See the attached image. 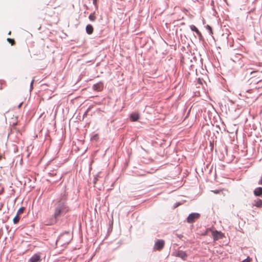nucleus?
Segmentation results:
<instances>
[{"label": "nucleus", "mask_w": 262, "mask_h": 262, "mask_svg": "<svg viewBox=\"0 0 262 262\" xmlns=\"http://www.w3.org/2000/svg\"><path fill=\"white\" fill-rule=\"evenodd\" d=\"M210 146H211V148L212 149L213 146V144L211 142H210Z\"/></svg>", "instance_id": "obj_26"}, {"label": "nucleus", "mask_w": 262, "mask_h": 262, "mask_svg": "<svg viewBox=\"0 0 262 262\" xmlns=\"http://www.w3.org/2000/svg\"><path fill=\"white\" fill-rule=\"evenodd\" d=\"M89 18L91 21H94L96 19V17L95 16V12L91 13L89 16Z\"/></svg>", "instance_id": "obj_17"}, {"label": "nucleus", "mask_w": 262, "mask_h": 262, "mask_svg": "<svg viewBox=\"0 0 262 262\" xmlns=\"http://www.w3.org/2000/svg\"><path fill=\"white\" fill-rule=\"evenodd\" d=\"M30 87H31V89H32V88H33V80L31 82Z\"/></svg>", "instance_id": "obj_24"}, {"label": "nucleus", "mask_w": 262, "mask_h": 262, "mask_svg": "<svg viewBox=\"0 0 262 262\" xmlns=\"http://www.w3.org/2000/svg\"><path fill=\"white\" fill-rule=\"evenodd\" d=\"M97 137H98V135H97V134H95V135L93 136V138H94V139H96Z\"/></svg>", "instance_id": "obj_25"}, {"label": "nucleus", "mask_w": 262, "mask_h": 262, "mask_svg": "<svg viewBox=\"0 0 262 262\" xmlns=\"http://www.w3.org/2000/svg\"><path fill=\"white\" fill-rule=\"evenodd\" d=\"M22 105V103H20L18 105V108H20Z\"/></svg>", "instance_id": "obj_29"}, {"label": "nucleus", "mask_w": 262, "mask_h": 262, "mask_svg": "<svg viewBox=\"0 0 262 262\" xmlns=\"http://www.w3.org/2000/svg\"><path fill=\"white\" fill-rule=\"evenodd\" d=\"M250 74L252 75V76H256V78H258L259 79H260L259 76H258V73L256 71H251L250 72Z\"/></svg>", "instance_id": "obj_15"}, {"label": "nucleus", "mask_w": 262, "mask_h": 262, "mask_svg": "<svg viewBox=\"0 0 262 262\" xmlns=\"http://www.w3.org/2000/svg\"><path fill=\"white\" fill-rule=\"evenodd\" d=\"M261 81L262 79L256 78V76H251L246 82V84L250 85L249 89L244 88V91H245L246 92L249 93L253 89H257V87L256 85Z\"/></svg>", "instance_id": "obj_2"}, {"label": "nucleus", "mask_w": 262, "mask_h": 262, "mask_svg": "<svg viewBox=\"0 0 262 262\" xmlns=\"http://www.w3.org/2000/svg\"><path fill=\"white\" fill-rule=\"evenodd\" d=\"M41 254L37 253L34 254V262H40L41 261Z\"/></svg>", "instance_id": "obj_12"}, {"label": "nucleus", "mask_w": 262, "mask_h": 262, "mask_svg": "<svg viewBox=\"0 0 262 262\" xmlns=\"http://www.w3.org/2000/svg\"><path fill=\"white\" fill-rule=\"evenodd\" d=\"M24 211V207H21V208H19L17 211V214L19 215L20 214H21V213H23Z\"/></svg>", "instance_id": "obj_19"}, {"label": "nucleus", "mask_w": 262, "mask_h": 262, "mask_svg": "<svg viewBox=\"0 0 262 262\" xmlns=\"http://www.w3.org/2000/svg\"><path fill=\"white\" fill-rule=\"evenodd\" d=\"M200 216V214L199 213H191L189 214L187 218V222L188 223H192L194 222L195 220L199 219Z\"/></svg>", "instance_id": "obj_4"}, {"label": "nucleus", "mask_w": 262, "mask_h": 262, "mask_svg": "<svg viewBox=\"0 0 262 262\" xmlns=\"http://www.w3.org/2000/svg\"><path fill=\"white\" fill-rule=\"evenodd\" d=\"M9 35H10L11 34V31H10L8 33Z\"/></svg>", "instance_id": "obj_30"}, {"label": "nucleus", "mask_w": 262, "mask_h": 262, "mask_svg": "<svg viewBox=\"0 0 262 262\" xmlns=\"http://www.w3.org/2000/svg\"><path fill=\"white\" fill-rule=\"evenodd\" d=\"M29 261L30 262H33V257H31V258H30Z\"/></svg>", "instance_id": "obj_28"}, {"label": "nucleus", "mask_w": 262, "mask_h": 262, "mask_svg": "<svg viewBox=\"0 0 262 262\" xmlns=\"http://www.w3.org/2000/svg\"><path fill=\"white\" fill-rule=\"evenodd\" d=\"M165 245V241L163 239H158L155 242L154 246L155 251H161Z\"/></svg>", "instance_id": "obj_3"}, {"label": "nucleus", "mask_w": 262, "mask_h": 262, "mask_svg": "<svg viewBox=\"0 0 262 262\" xmlns=\"http://www.w3.org/2000/svg\"><path fill=\"white\" fill-rule=\"evenodd\" d=\"M174 256H176V257H180L183 260H186L188 256L186 252L182 250H179L178 251H176L174 253Z\"/></svg>", "instance_id": "obj_5"}, {"label": "nucleus", "mask_w": 262, "mask_h": 262, "mask_svg": "<svg viewBox=\"0 0 262 262\" xmlns=\"http://www.w3.org/2000/svg\"><path fill=\"white\" fill-rule=\"evenodd\" d=\"M206 28L209 31L210 34H212V28L209 25H207Z\"/></svg>", "instance_id": "obj_20"}, {"label": "nucleus", "mask_w": 262, "mask_h": 262, "mask_svg": "<svg viewBox=\"0 0 262 262\" xmlns=\"http://www.w3.org/2000/svg\"><path fill=\"white\" fill-rule=\"evenodd\" d=\"M180 204V203L176 204L174 205V207H178Z\"/></svg>", "instance_id": "obj_27"}, {"label": "nucleus", "mask_w": 262, "mask_h": 262, "mask_svg": "<svg viewBox=\"0 0 262 262\" xmlns=\"http://www.w3.org/2000/svg\"><path fill=\"white\" fill-rule=\"evenodd\" d=\"M64 235L70 236V232H68V231H66L64 233H63V234H61L60 237L58 238V241L60 242V241H62V238L63 237V236Z\"/></svg>", "instance_id": "obj_14"}, {"label": "nucleus", "mask_w": 262, "mask_h": 262, "mask_svg": "<svg viewBox=\"0 0 262 262\" xmlns=\"http://www.w3.org/2000/svg\"><path fill=\"white\" fill-rule=\"evenodd\" d=\"M93 27L91 25H88L86 26V28H85V30H86V32L90 35V34H92L93 32Z\"/></svg>", "instance_id": "obj_13"}, {"label": "nucleus", "mask_w": 262, "mask_h": 262, "mask_svg": "<svg viewBox=\"0 0 262 262\" xmlns=\"http://www.w3.org/2000/svg\"><path fill=\"white\" fill-rule=\"evenodd\" d=\"M97 0H93V4L95 6L96 8H97Z\"/></svg>", "instance_id": "obj_22"}, {"label": "nucleus", "mask_w": 262, "mask_h": 262, "mask_svg": "<svg viewBox=\"0 0 262 262\" xmlns=\"http://www.w3.org/2000/svg\"><path fill=\"white\" fill-rule=\"evenodd\" d=\"M130 119L132 121H137L139 119V114L138 113H133L130 115Z\"/></svg>", "instance_id": "obj_10"}, {"label": "nucleus", "mask_w": 262, "mask_h": 262, "mask_svg": "<svg viewBox=\"0 0 262 262\" xmlns=\"http://www.w3.org/2000/svg\"><path fill=\"white\" fill-rule=\"evenodd\" d=\"M253 205L258 208L262 207V200L259 199L254 200Z\"/></svg>", "instance_id": "obj_11"}, {"label": "nucleus", "mask_w": 262, "mask_h": 262, "mask_svg": "<svg viewBox=\"0 0 262 262\" xmlns=\"http://www.w3.org/2000/svg\"><path fill=\"white\" fill-rule=\"evenodd\" d=\"M212 234L214 241H217L219 239L222 238V237L223 236V233L221 232L218 231L217 230L212 231Z\"/></svg>", "instance_id": "obj_6"}, {"label": "nucleus", "mask_w": 262, "mask_h": 262, "mask_svg": "<svg viewBox=\"0 0 262 262\" xmlns=\"http://www.w3.org/2000/svg\"><path fill=\"white\" fill-rule=\"evenodd\" d=\"M2 159V157L0 156V160Z\"/></svg>", "instance_id": "obj_32"}, {"label": "nucleus", "mask_w": 262, "mask_h": 262, "mask_svg": "<svg viewBox=\"0 0 262 262\" xmlns=\"http://www.w3.org/2000/svg\"><path fill=\"white\" fill-rule=\"evenodd\" d=\"M250 260H251L250 258L249 257H248L247 258L245 259L241 262H250Z\"/></svg>", "instance_id": "obj_21"}, {"label": "nucleus", "mask_w": 262, "mask_h": 262, "mask_svg": "<svg viewBox=\"0 0 262 262\" xmlns=\"http://www.w3.org/2000/svg\"><path fill=\"white\" fill-rule=\"evenodd\" d=\"M70 240L69 242H67L66 243H67V244H69V243L70 242Z\"/></svg>", "instance_id": "obj_31"}, {"label": "nucleus", "mask_w": 262, "mask_h": 262, "mask_svg": "<svg viewBox=\"0 0 262 262\" xmlns=\"http://www.w3.org/2000/svg\"><path fill=\"white\" fill-rule=\"evenodd\" d=\"M190 29L192 31L195 32L197 34L200 39H201L203 37L201 32L198 29V28L194 25H190Z\"/></svg>", "instance_id": "obj_7"}, {"label": "nucleus", "mask_w": 262, "mask_h": 262, "mask_svg": "<svg viewBox=\"0 0 262 262\" xmlns=\"http://www.w3.org/2000/svg\"><path fill=\"white\" fill-rule=\"evenodd\" d=\"M20 220V217L19 215H16L13 219V221L14 224H17Z\"/></svg>", "instance_id": "obj_16"}, {"label": "nucleus", "mask_w": 262, "mask_h": 262, "mask_svg": "<svg viewBox=\"0 0 262 262\" xmlns=\"http://www.w3.org/2000/svg\"><path fill=\"white\" fill-rule=\"evenodd\" d=\"M254 194L256 196H262V187H258L256 188L253 191Z\"/></svg>", "instance_id": "obj_9"}, {"label": "nucleus", "mask_w": 262, "mask_h": 262, "mask_svg": "<svg viewBox=\"0 0 262 262\" xmlns=\"http://www.w3.org/2000/svg\"><path fill=\"white\" fill-rule=\"evenodd\" d=\"M213 191L214 193L217 194V193H219L220 190H213V191Z\"/></svg>", "instance_id": "obj_23"}, {"label": "nucleus", "mask_w": 262, "mask_h": 262, "mask_svg": "<svg viewBox=\"0 0 262 262\" xmlns=\"http://www.w3.org/2000/svg\"><path fill=\"white\" fill-rule=\"evenodd\" d=\"M7 41L11 44L12 46H13L15 45V42L13 39L8 38H7Z\"/></svg>", "instance_id": "obj_18"}, {"label": "nucleus", "mask_w": 262, "mask_h": 262, "mask_svg": "<svg viewBox=\"0 0 262 262\" xmlns=\"http://www.w3.org/2000/svg\"><path fill=\"white\" fill-rule=\"evenodd\" d=\"M103 88V84L102 82H99L93 85V89L96 91H101L102 90Z\"/></svg>", "instance_id": "obj_8"}, {"label": "nucleus", "mask_w": 262, "mask_h": 262, "mask_svg": "<svg viewBox=\"0 0 262 262\" xmlns=\"http://www.w3.org/2000/svg\"><path fill=\"white\" fill-rule=\"evenodd\" d=\"M69 210L68 207L63 202H58L55 205L54 212L53 217L50 221L51 224H54L57 222L58 219Z\"/></svg>", "instance_id": "obj_1"}]
</instances>
